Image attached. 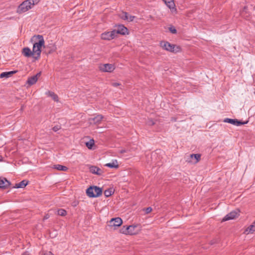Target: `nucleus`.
I'll return each mask as SVG.
<instances>
[{"label": "nucleus", "instance_id": "obj_36", "mask_svg": "<svg viewBox=\"0 0 255 255\" xmlns=\"http://www.w3.org/2000/svg\"><path fill=\"white\" fill-rule=\"evenodd\" d=\"M112 85L114 86V87H117L118 86H119L120 85V84L119 83H117V82H114L112 84Z\"/></svg>", "mask_w": 255, "mask_h": 255}, {"label": "nucleus", "instance_id": "obj_11", "mask_svg": "<svg viewBox=\"0 0 255 255\" xmlns=\"http://www.w3.org/2000/svg\"><path fill=\"white\" fill-rule=\"evenodd\" d=\"M22 54L26 58L32 57L34 60V55L33 50H31L29 47H24L22 49Z\"/></svg>", "mask_w": 255, "mask_h": 255}, {"label": "nucleus", "instance_id": "obj_25", "mask_svg": "<svg viewBox=\"0 0 255 255\" xmlns=\"http://www.w3.org/2000/svg\"><path fill=\"white\" fill-rule=\"evenodd\" d=\"M13 73V72H3L1 73L0 75V78H8L9 77L11 74Z\"/></svg>", "mask_w": 255, "mask_h": 255}, {"label": "nucleus", "instance_id": "obj_22", "mask_svg": "<svg viewBox=\"0 0 255 255\" xmlns=\"http://www.w3.org/2000/svg\"><path fill=\"white\" fill-rule=\"evenodd\" d=\"M105 166L113 168H117L119 167L117 160L113 161L112 162L106 164Z\"/></svg>", "mask_w": 255, "mask_h": 255}, {"label": "nucleus", "instance_id": "obj_5", "mask_svg": "<svg viewBox=\"0 0 255 255\" xmlns=\"http://www.w3.org/2000/svg\"><path fill=\"white\" fill-rule=\"evenodd\" d=\"M115 68V66L112 64H101L99 66L100 70L103 72H112Z\"/></svg>", "mask_w": 255, "mask_h": 255}, {"label": "nucleus", "instance_id": "obj_1", "mask_svg": "<svg viewBox=\"0 0 255 255\" xmlns=\"http://www.w3.org/2000/svg\"><path fill=\"white\" fill-rule=\"evenodd\" d=\"M33 42L32 50L34 55V61L38 60L41 55L42 48L44 47L45 41L42 35H35L31 38Z\"/></svg>", "mask_w": 255, "mask_h": 255}, {"label": "nucleus", "instance_id": "obj_39", "mask_svg": "<svg viewBox=\"0 0 255 255\" xmlns=\"http://www.w3.org/2000/svg\"><path fill=\"white\" fill-rule=\"evenodd\" d=\"M2 160V157L1 156H0V161H1Z\"/></svg>", "mask_w": 255, "mask_h": 255}, {"label": "nucleus", "instance_id": "obj_24", "mask_svg": "<svg viewBox=\"0 0 255 255\" xmlns=\"http://www.w3.org/2000/svg\"><path fill=\"white\" fill-rule=\"evenodd\" d=\"M53 168L59 171H66L68 170V168L66 166L60 164L54 165Z\"/></svg>", "mask_w": 255, "mask_h": 255}, {"label": "nucleus", "instance_id": "obj_13", "mask_svg": "<svg viewBox=\"0 0 255 255\" xmlns=\"http://www.w3.org/2000/svg\"><path fill=\"white\" fill-rule=\"evenodd\" d=\"M200 158L201 155L199 154H191L189 156V158L187 161L188 162L196 163L200 160Z\"/></svg>", "mask_w": 255, "mask_h": 255}, {"label": "nucleus", "instance_id": "obj_8", "mask_svg": "<svg viewBox=\"0 0 255 255\" xmlns=\"http://www.w3.org/2000/svg\"><path fill=\"white\" fill-rule=\"evenodd\" d=\"M240 211L237 209L236 210L231 212L227 214L222 220L223 221L233 220L237 218L239 216Z\"/></svg>", "mask_w": 255, "mask_h": 255}, {"label": "nucleus", "instance_id": "obj_37", "mask_svg": "<svg viewBox=\"0 0 255 255\" xmlns=\"http://www.w3.org/2000/svg\"><path fill=\"white\" fill-rule=\"evenodd\" d=\"M43 255H54L51 252H48L44 254Z\"/></svg>", "mask_w": 255, "mask_h": 255}, {"label": "nucleus", "instance_id": "obj_26", "mask_svg": "<svg viewBox=\"0 0 255 255\" xmlns=\"http://www.w3.org/2000/svg\"><path fill=\"white\" fill-rule=\"evenodd\" d=\"M94 140L92 139L86 143V145L89 149H91L94 145Z\"/></svg>", "mask_w": 255, "mask_h": 255}, {"label": "nucleus", "instance_id": "obj_27", "mask_svg": "<svg viewBox=\"0 0 255 255\" xmlns=\"http://www.w3.org/2000/svg\"><path fill=\"white\" fill-rule=\"evenodd\" d=\"M57 214L61 216H65L67 214V212L64 209H60L58 210Z\"/></svg>", "mask_w": 255, "mask_h": 255}, {"label": "nucleus", "instance_id": "obj_23", "mask_svg": "<svg viewBox=\"0 0 255 255\" xmlns=\"http://www.w3.org/2000/svg\"><path fill=\"white\" fill-rule=\"evenodd\" d=\"M166 5L170 9H174L175 7V4L173 0H163Z\"/></svg>", "mask_w": 255, "mask_h": 255}, {"label": "nucleus", "instance_id": "obj_10", "mask_svg": "<svg viewBox=\"0 0 255 255\" xmlns=\"http://www.w3.org/2000/svg\"><path fill=\"white\" fill-rule=\"evenodd\" d=\"M224 122L227 123H230L231 124H232V125L236 126H240L241 125H243L248 123V122H242L241 121L238 120L237 119H229V118L225 119L224 120Z\"/></svg>", "mask_w": 255, "mask_h": 255}, {"label": "nucleus", "instance_id": "obj_21", "mask_svg": "<svg viewBox=\"0 0 255 255\" xmlns=\"http://www.w3.org/2000/svg\"><path fill=\"white\" fill-rule=\"evenodd\" d=\"M103 192H86L87 195L90 198L98 197L102 195Z\"/></svg>", "mask_w": 255, "mask_h": 255}, {"label": "nucleus", "instance_id": "obj_18", "mask_svg": "<svg viewBox=\"0 0 255 255\" xmlns=\"http://www.w3.org/2000/svg\"><path fill=\"white\" fill-rule=\"evenodd\" d=\"M90 171L91 173L98 175H101L103 173L102 169L95 166H92L90 167Z\"/></svg>", "mask_w": 255, "mask_h": 255}, {"label": "nucleus", "instance_id": "obj_2", "mask_svg": "<svg viewBox=\"0 0 255 255\" xmlns=\"http://www.w3.org/2000/svg\"><path fill=\"white\" fill-rule=\"evenodd\" d=\"M141 231V226L139 224H133L130 226H124L120 229V233L126 235H136Z\"/></svg>", "mask_w": 255, "mask_h": 255}, {"label": "nucleus", "instance_id": "obj_4", "mask_svg": "<svg viewBox=\"0 0 255 255\" xmlns=\"http://www.w3.org/2000/svg\"><path fill=\"white\" fill-rule=\"evenodd\" d=\"M160 46L164 50L169 52L177 53L181 51V48L180 46L170 44L167 41L161 42Z\"/></svg>", "mask_w": 255, "mask_h": 255}, {"label": "nucleus", "instance_id": "obj_32", "mask_svg": "<svg viewBox=\"0 0 255 255\" xmlns=\"http://www.w3.org/2000/svg\"><path fill=\"white\" fill-rule=\"evenodd\" d=\"M129 150L128 149H121L119 150V153L121 154H123L124 153L127 152L129 151Z\"/></svg>", "mask_w": 255, "mask_h": 255}, {"label": "nucleus", "instance_id": "obj_35", "mask_svg": "<svg viewBox=\"0 0 255 255\" xmlns=\"http://www.w3.org/2000/svg\"><path fill=\"white\" fill-rule=\"evenodd\" d=\"M59 129V127L58 126H55L53 128V130L54 131H57Z\"/></svg>", "mask_w": 255, "mask_h": 255}, {"label": "nucleus", "instance_id": "obj_6", "mask_svg": "<svg viewBox=\"0 0 255 255\" xmlns=\"http://www.w3.org/2000/svg\"><path fill=\"white\" fill-rule=\"evenodd\" d=\"M123 224V220L119 217L112 218L109 221V226L113 227L114 229L116 228L120 227Z\"/></svg>", "mask_w": 255, "mask_h": 255}, {"label": "nucleus", "instance_id": "obj_20", "mask_svg": "<svg viewBox=\"0 0 255 255\" xmlns=\"http://www.w3.org/2000/svg\"><path fill=\"white\" fill-rule=\"evenodd\" d=\"M46 95L47 96L50 97L52 98V99L55 102L58 101V96L55 94L54 93L51 92V91H47L46 93Z\"/></svg>", "mask_w": 255, "mask_h": 255}, {"label": "nucleus", "instance_id": "obj_9", "mask_svg": "<svg viewBox=\"0 0 255 255\" xmlns=\"http://www.w3.org/2000/svg\"><path fill=\"white\" fill-rule=\"evenodd\" d=\"M112 190L115 191V189H114L113 187L104 189L103 187L100 188L96 186H91L86 190V191H112Z\"/></svg>", "mask_w": 255, "mask_h": 255}, {"label": "nucleus", "instance_id": "obj_17", "mask_svg": "<svg viewBox=\"0 0 255 255\" xmlns=\"http://www.w3.org/2000/svg\"><path fill=\"white\" fill-rule=\"evenodd\" d=\"M10 185V182L5 178L0 177V188L5 189Z\"/></svg>", "mask_w": 255, "mask_h": 255}, {"label": "nucleus", "instance_id": "obj_19", "mask_svg": "<svg viewBox=\"0 0 255 255\" xmlns=\"http://www.w3.org/2000/svg\"><path fill=\"white\" fill-rule=\"evenodd\" d=\"M28 181L24 180L18 183L15 184L11 188H23L28 184Z\"/></svg>", "mask_w": 255, "mask_h": 255}, {"label": "nucleus", "instance_id": "obj_29", "mask_svg": "<svg viewBox=\"0 0 255 255\" xmlns=\"http://www.w3.org/2000/svg\"><path fill=\"white\" fill-rule=\"evenodd\" d=\"M128 13L126 12H123L121 14H120V17L121 18L125 20V18H127V15Z\"/></svg>", "mask_w": 255, "mask_h": 255}, {"label": "nucleus", "instance_id": "obj_28", "mask_svg": "<svg viewBox=\"0 0 255 255\" xmlns=\"http://www.w3.org/2000/svg\"><path fill=\"white\" fill-rule=\"evenodd\" d=\"M169 30L170 32L173 34H175L177 32V30L175 27L172 26L169 27Z\"/></svg>", "mask_w": 255, "mask_h": 255}, {"label": "nucleus", "instance_id": "obj_12", "mask_svg": "<svg viewBox=\"0 0 255 255\" xmlns=\"http://www.w3.org/2000/svg\"><path fill=\"white\" fill-rule=\"evenodd\" d=\"M116 32V36H117L118 34L122 35H125L128 34V29L123 25H119L117 26V29L114 30Z\"/></svg>", "mask_w": 255, "mask_h": 255}, {"label": "nucleus", "instance_id": "obj_14", "mask_svg": "<svg viewBox=\"0 0 255 255\" xmlns=\"http://www.w3.org/2000/svg\"><path fill=\"white\" fill-rule=\"evenodd\" d=\"M103 117L101 115H98L94 118H91L89 119V122L90 124H99L102 119Z\"/></svg>", "mask_w": 255, "mask_h": 255}, {"label": "nucleus", "instance_id": "obj_31", "mask_svg": "<svg viewBox=\"0 0 255 255\" xmlns=\"http://www.w3.org/2000/svg\"><path fill=\"white\" fill-rule=\"evenodd\" d=\"M152 208L151 207H148L146 208L143 209V211L145 212V214H147L150 213L152 211Z\"/></svg>", "mask_w": 255, "mask_h": 255}, {"label": "nucleus", "instance_id": "obj_16", "mask_svg": "<svg viewBox=\"0 0 255 255\" xmlns=\"http://www.w3.org/2000/svg\"><path fill=\"white\" fill-rule=\"evenodd\" d=\"M255 232V221L244 231V233L246 235L253 234Z\"/></svg>", "mask_w": 255, "mask_h": 255}, {"label": "nucleus", "instance_id": "obj_40", "mask_svg": "<svg viewBox=\"0 0 255 255\" xmlns=\"http://www.w3.org/2000/svg\"><path fill=\"white\" fill-rule=\"evenodd\" d=\"M56 47L55 46L52 50L53 51H55V50H56Z\"/></svg>", "mask_w": 255, "mask_h": 255}, {"label": "nucleus", "instance_id": "obj_3", "mask_svg": "<svg viewBox=\"0 0 255 255\" xmlns=\"http://www.w3.org/2000/svg\"><path fill=\"white\" fill-rule=\"evenodd\" d=\"M40 0H26L22 2L17 9V12L22 13L31 9L34 5L38 4Z\"/></svg>", "mask_w": 255, "mask_h": 255}, {"label": "nucleus", "instance_id": "obj_15", "mask_svg": "<svg viewBox=\"0 0 255 255\" xmlns=\"http://www.w3.org/2000/svg\"><path fill=\"white\" fill-rule=\"evenodd\" d=\"M41 73L39 72L37 73L36 75H34L30 78H29L27 81V83H28L29 85H32L36 83L38 80V78L40 77Z\"/></svg>", "mask_w": 255, "mask_h": 255}, {"label": "nucleus", "instance_id": "obj_38", "mask_svg": "<svg viewBox=\"0 0 255 255\" xmlns=\"http://www.w3.org/2000/svg\"><path fill=\"white\" fill-rule=\"evenodd\" d=\"M22 255H29L28 253L26 252V253H24V254H23Z\"/></svg>", "mask_w": 255, "mask_h": 255}, {"label": "nucleus", "instance_id": "obj_33", "mask_svg": "<svg viewBox=\"0 0 255 255\" xmlns=\"http://www.w3.org/2000/svg\"><path fill=\"white\" fill-rule=\"evenodd\" d=\"M106 197H109L112 195V193H114V192H104Z\"/></svg>", "mask_w": 255, "mask_h": 255}, {"label": "nucleus", "instance_id": "obj_30", "mask_svg": "<svg viewBox=\"0 0 255 255\" xmlns=\"http://www.w3.org/2000/svg\"><path fill=\"white\" fill-rule=\"evenodd\" d=\"M134 18H135L134 16L129 15L128 14L127 18H125V20H127L128 21H132L133 20Z\"/></svg>", "mask_w": 255, "mask_h": 255}, {"label": "nucleus", "instance_id": "obj_34", "mask_svg": "<svg viewBox=\"0 0 255 255\" xmlns=\"http://www.w3.org/2000/svg\"><path fill=\"white\" fill-rule=\"evenodd\" d=\"M147 124L148 125L151 126V125H154V122L152 120H149V121H148Z\"/></svg>", "mask_w": 255, "mask_h": 255}, {"label": "nucleus", "instance_id": "obj_7", "mask_svg": "<svg viewBox=\"0 0 255 255\" xmlns=\"http://www.w3.org/2000/svg\"><path fill=\"white\" fill-rule=\"evenodd\" d=\"M116 37L115 31H106L101 34V37L102 39L110 40Z\"/></svg>", "mask_w": 255, "mask_h": 255}]
</instances>
